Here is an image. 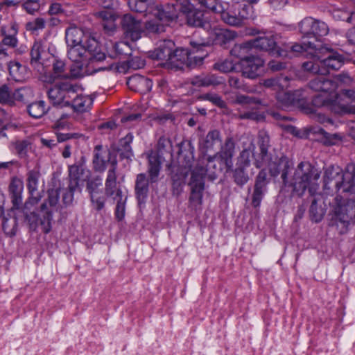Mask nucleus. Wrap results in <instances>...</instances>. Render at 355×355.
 Listing matches in <instances>:
<instances>
[{"mask_svg":"<svg viewBox=\"0 0 355 355\" xmlns=\"http://www.w3.org/2000/svg\"><path fill=\"white\" fill-rule=\"evenodd\" d=\"M279 164H284L282 171V179L285 185L293 187V191L297 196H302L306 189L311 195H314L318 189V180L320 177L319 171L309 162H301L295 169L291 181L288 182V169L289 168L287 162H282Z\"/></svg>","mask_w":355,"mask_h":355,"instance_id":"f257e3e1","label":"nucleus"},{"mask_svg":"<svg viewBox=\"0 0 355 355\" xmlns=\"http://www.w3.org/2000/svg\"><path fill=\"white\" fill-rule=\"evenodd\" d=\"M323 188L328 193L341 190L343 193L355 195V164H348L345 171L334 165L325 168Z\"/></svg>","mask_w":355,"mask_h":355,"instance_id":"f03ea898","label":"nucleus"},{"mask_svg":"<svg viewBox=\"0 0 355 355\" xmlns=\"http://www.w3.org/2000/svg\"><path fill=\"white\" fill-rule=\"evenodd\" d=\"M352 216V205L340 196H336L330 203L329 225L336 227L341 234L348 230Z\"/></svg>","mask_w":355,"mask_h":355,"instance_id":"7ed1b4c3","label":"nucleus"},{"mask_svg":"<svg viewBox=\"0 0 355 355\" xmlns=\"http://www.w3.org/2000/svg\"><path fill=\"white\" fill-rule=\"evenodd\" d=\"M311 89L323 94L315 96L312 101L315 107H322L332 104L338 98L336 89L338 85L336 80L324 75L316 76L309 83Z\"/></svg>","mask_w":355,"mask_h":355,"instance_id":"20e7f679","label":"nucleus"},{"mask_svg":"<svg viewBox=\"0 0 355 355\" xmlns=\"http://www.w3.org/2000/svg\"><path fill=\"white\" fill-rule=\"evenodd\" d=\"M116 163L113 162L107 171L105 180V194L116 201L115 217L120 221L125 216L127 192L116 187Z\"/></svg>","mask_w":355,"mask_h":355,"instance_id":"39448f33","label":"nucleus"},{"mask_svg":"<svg viewBox=\"0 0 355 355\" xmlns=\"http://www.w3.org/2000/svg\"><path fill=\"white\" fill-rule=\"evenodd\" d=\"M81 86L71 80L56 83L48 91V97L53 105H70L71 100L76 96Z\"/></svg>","mask_w":355,"mask_h":355,"instance_id":"423d86ee","label":"nucleus"},{"mask_svg":"<svg viewBox=\"0 0 355 355\" xmlns=\"http://www.w3.org/2000/svg\"><path fill=\"white\" fill-rule=\"evenodd\" d=\"M221 20L227 25L232 26H242L248 19L254 17L253 7L248 4L243 6L231 5L225 8L223 5V10L219 11Z\"/></svg>","mask_w":355,"mask_h":355,"instance_id":"0eeeda50","label":"nucleus"},{"mask_svg":"<svg viewBox=\"0 0 355 355\" xmlns=\"http://www.w3.org/2000/svg\"><path fill=\"white\" fill-rule=\"evenodd\" d=\"M209 169H205L202 166L194 168L191 172L189 186L191 187V195L189 202L195 209L200 207L202 202V193L205 189L204 178Z\"/></svg>","mask_w":355,"mask_h":355,"instance_id":"6e6552de","label":"nucleus"},{"mask_svg":"<svg viewBox=\"0 0 355 355\" xmlns=\"http://www.w3.org/2000/svg\"><path fill=\"white\" fill-rule=\"evenodd\" d=\"M258 144L260 149V153L257 158H255L254 165L257 168L268 166L270 168V172L273 175H276L280 173L279 171H272V164L275 162L272 160L271 155L268 153V148L270 147V137L268 133L265 130H260L258 135Z\"/></svg>","mask_w":355,"mask_h":355,"instance_id":"1a4fd4ad","label":"nucleus"},{"mask_svg":"<svg viewBox=\"0 0 355 355\" xmlns=\"http://www.w3.org/2000/svg\"><path fill=\"white\" fill-rule=\"evenodd\" d=\"M121 25L127 38L132 41H137L141 38L143 29L140 20L136 19L130 14H125L121 18Z\"/></svg>","mask_w":355,"mask_h":355,"instance_id":"9d476101","label":"nucleus"},{"mask_svg":"<svg viewBox=\"0 0 355 355\" xmlns=\"http://www.w3.org/2000/svg\"><path fill=\"white\" fill-rule=\"evenodd\" d=\"M240 65L243 76L254 79L260 75L264 61L258 56L244 57L241 59Z\"/></svg>","mask_w":355,"mask_h":355,"instance_id":"9b49d317","label":"nucleus"},{"mask_svg":"<svg viewBox=\"0 0 355 355\" xmlns=\"http://www.w3.org/2000/svg\"><path fill=\"white\" fill-rule=\"evenodd\" d=\"M270 182V178L264 169L261 170L255 178L253 193L252 196V205L259 207L267 192V186Z\"/></svg>","mask_w":355,"mask_h":355,"instance_id":"f8f14e48","label":"nucleus"},{"mask_svg":"<svg viewBox=\"0 0 355 355\" xmlns=\"http://www.w3.org/2000/svg\"><path fill=\"white\" fill-rule=\"evenodd\" d=\"M40 178V173L38 170H31L27 173L26 185L30 197L25 202V207H27L28 205H36L41 200L42 196L37 195Z\"/></svg>","mask_w":355,"mask_h":355,"instance_id":"ddd939ff","label":"nucleus"},{"mask_svg":"<svg viewBox=\"0 0 355 355\" xmlns=\"http://www.w3.org/2000/svg\"><path fill=\"white\" fill-rule=\"evenodd\" d=\"M220 146V149L215 154V157L220 159L227 170H230L233 166L232 158L235 152V142L232 137H227Z\"/></svg>","mask_w":355,"mask_h":355,"instance_id":"4468645a","label":"nucleus"},{"mask_svg":"<svg viewBox=\"0 0 355 355\" xmlns=\"http://www.w3.org/2000/svg\"><path fill=\"white\" fill-rule=\"evenodd\" d=\"M24 182L21 179L13 177L8 186V193L12 205V209H19L22 205Z\"/></svg>","mask_w":355,"mask_h":355,"instance_id":"2eb2a0df","label":"nucleus"},{"mask_svg":"<svg viewBox=\"0 0 355 355\" xmlns=\"http://www.w3.org/2000/svg\"><path fill=\"white\" fill-rule=\"evenodd\" d=\"M174 48L175 43L172 40H164L160 42L157 48L150 52V57L153 60L164 61L170 64Z\"/></svg>","mask_w":355,"mask_h":355,"instance_id":"dca6fc26","label":"nucleus"},{"mask_svg":"<svg viewBox=\"0 0 355 355\" xmlns=\"http://www.w3.org/2000/svg\"><path fill=\"white\" fill-rule=\"evenodd\" d=\"M315 46L311 42L300 44H295L293 45L286 44L284 48L279 49L277 51V57H283L291 58L299 53L313 51L315 49Z\"/></svg>","mask_w":355,"mask_h":355,"instance_id":"f3484780","label":"nucleus"},{"mask_svg":"<svg viewBox=\"0 0 355 355\" xmlns=\"http://www.w3.org/2000/svg\"><path fill=\"white\" fill-rule=\"evenodd\" d=\"M18 26L14 21H11L8 25H3L0 29L1 35L3 37L1 40L3 44L7 48H15L17 45V35Z\"/></svg>","mask_w":355,"mask_h":355,"instance_id":"a211bd4d","label":"nucleus"},{"mask_svg":"<svg viewBox=\"0 0 355 355\" xmlns=\"http://www.w3.org/2000/svg\"><path fill=\"white\" fill-rule=\"evenodd\" d=\"M178 159L184 168H191L194 161V146L189 140L182 141L178 146Z\"/></svg>","mask_w":355,"mask_h":355,"instance_id":"6ab92c4d","label":"nucleus"},{"mask_svg":"<svg viewBox=\"0 0 355 355\" xmlns=\"http://www.w3.org/2000/svg\"><path fill=\"white\" fill-rule=\"evenodd\" d=\"M178 159L184 168H191L194 161V146L189 140L182 141L178 146Z\"/></svg>","mask_w":355,"mask_h":355,"instance_id":"aec40b11","label":"nucleus"},{"mask_svg":"<svg viewBox=\"0 0 355 355\" xmlns=\"http://www.w3.org/2000/svg\"><path fill=\"white\" fill-rule=\"evenodd\" d=\"M252 49L269 51L273 55L277 56L276 51L279 48H276V37L273 35L259 37L249 41Z\"/></svg>","mask_w":355,"mask_h":355,"instance_id":"412c9836","label":"nucleus"},{"mask_svg":"<svg viewBox=\"0 0 355 355\" xmlns=\"http://www.w3.org/2000/svg\"><path fill=\"white\" fill-rule=\"evenodd\" d=\"M110 152L107 147L97 145L94 150L93 164L95 171L103 172L106 168V164L110 162Z\"/></svg>","mask_w":355,"mask_h":355,"instance_id":"4be33fe9","label":"nucleus"},{"mask_svg":"<svg viewBox=\"0 0 355 355\" xmlns=\"http://www.w3.org/2000/svg\"><path fill=\"white\" fill-rule=\"evenodd\" d=\"M127 85L130 89L141 94L149 92L153 87L150 79L138 74L129 78Z\"/></svg>","mask_w":355,"mask_h":355,"instance_id":"5701e85b","label":"nucleus"},{"mask_svg":"<svg viewBox=\"0 0 355 355\" xmlns=\"http://www.w3.org/2000/svg\"><path fill=\"white\" fill-rule=\"evenodd\" d=\"M224 78L215 74H201L191 78L190 83L192 85L198 87H216L224 83Z\"/></svg>","mask_w":355,"mask_h":355,"instance_id":"b1692460","label":"nucleus"},{"mask_svg":"<svg viewBox=\"0 0 355 355\" xmlns=\"http://www.w3.org/2000/svg\"><path fill=\"white\" fill-rule=\"evenodd\" d=\"M320 50V49H315L314 51L309 52V54L313 58V60L307 61L302 64V68L305 71L320 75H325L327 73V70L322 68L320 63V60H321L319 55Z\"/></svg>","mask_w":355,"mask_h":355,"instance_id":"393cba45","label":"nucleus"},{"mask_svg":"<svg viewBox=\"0 0 355 355\" xmlns=\"http://www.w3.org/2000/svg\"><path fill=\"white\" fill-rule=\"evenodd\" d=\"M300 93L299 91L286 92L283 89L276 94L279 106L283 109L297 104L300 102Z\"/></svg>","mask_w":355,"mask_h":355,"instance_id":"a878e982","label":"nucleus"},{"mask_svg":"<svg viewBox=\"0 0 355 355\" xmlns=\"http://www.w3.org/2000/svg\"><path fill=\"white\" fill-rule=\"evenodd\" d=\"M221 135L218 130H210L202 141L200 146L205 153L209 151H215L218 146L221 145Z\"/></svg>","mask_w":355,"mask_h":355,"instance_id":"bb28decb","label":"nucleus"},{"mask_svg":"<svg viewBox=\"0 0 355 355\" xmlns=\"http://www.w3.org/2000/svg\"><path fill=\"white\" fill-rule=\"evenodd\" d=\"M322 68L327 70H338L344 63V58L337 52H329V55L320 60Z\"/></svg>","mask_w":355,"mask_h":355,"instance_id":"cd10ccee","label":"nucleus"},{"mask_svg":"<svg viewBox=\"0 0 355 355\" xmlns=\"http://www.w3.org/2000/svg\"><path fill=\"white\" fill-rule=\"evenodd\" d=\"M192 49L189 51L190 53L189 61L187 62V66L189 67H194L202 63L204 58L207 56V53L203 52L205 45L202 44H197L195 42H191Z\"/></svg>","mask_w":355,"mask_h":355,"instance_id":"c85d7f7f","label":"nucleus"},{"mask_svg":"<svg viewBox=\"0 0 355 355\" xmlns=\"http://www.w3.org/2000/svg\"><path fill=\"white\" fill-rule=\"evenodd\" d=\"M46 82L53 83L56 79L69 80V73L67 72L66 64L63 60L55 59L52 65V73L47 76Z\"/></svg>","mask_w":355,"mask_h":355,"instance_id":"c756f323","label":"nucleus"},{"mask_svg":"<svg viewBox=\"0 0 355 355\" xmlns=\"http://www.w3.org/2000/svg\"><path fill=\"white\" fill-rule=\"evenodd\" d=\"M135 193L139 203L144 202L148 193V180L146 174H138L135 181Z\"/></svg>","mask_w":355,"mask_h":355,"instance_id":"7c9ffc66","label":"nucleus"},{"mask_svg":"<svg viewBox=\"0 0 355 355\" xmlns=\"http://www.w3.org/2000/svg\"><path fill=\"white\" fill-rule=\"evenodd\" d=\"M93 101V98L89 96L78 95L76 94L71 100L70 105L75 112L82 113L88 111L91 108Z\"/></svg>","mask_w":355,"mask_h":355,"instance_id":"2f4dec72","label":"nucleus"},{"mask_svg":"<svg viewBox=\"0 0 355 355\" xmlns=\"http://www.w3.org/2000/svg\"><path fill=\"white\" fill-rule=\"evenodd\" d=\"M191 55L192 53H190L187 49H175V47L171 55L170 64L176 68L182 69L184 65L187 66Z\"/></svg>","mask_w":355,"mask_h":355,"instance_id":"473e14b6","label":"nucleus"},{"mask_svg":"<svg viewBox=\"0 0 355 355\" xmlns=\"http://www.w3.org/2000/svg\"><path fill=\"white\" fill-rule=\"evenodd\" d=\"M84 36V31L76 26H70L65 31L67 46L83 44Z\"/></svg>","mask_w":355,"mask_h":355,"instance_id":"72a5a7b5","label":"nucleus"},{"mask_svg":"<svg viewBox=\"0 0 355 355\" xmlns=\"http://www.w3.org/2000/svg\"><path fill=\"white\" fill-rule=\"evenodd\" d=\"M148 172L150 176V181L155 182L157 180L160 169H161V159L160 155L158 153L152 152L149 154L148 157Z\"/></svg>","mask_w":355,"mask_h":355,"instance_id":"f704fd0d","label":"nucleus"},{"mask_svg":"<svg viewBox=\"0 0 355 355\" xmlns=\"http://www.w3.org/2000/svg\"><path fill=\"white\" fill-rule=\"evenodd\" d=\"M8 71L12 79L17 82L23 81L27 75L26 67L16 61L10 62Z\"/></svg>","mask_w":355,"mask_h":355,"instance_id":"c9c22d12","label":"nucleus"},{"mask_svg":"<svg viewBox=\"0 0 355 355\" xmlns=\"http://www.w3.org/2000/svg\"><path fill=\"white\" fill-rule=\"evenodd\" d=\"M67 55L72 62L87 60V51L83 44L68 46Z\"/></svg>","mask_w":355,"mask_h":355,"instance_id":"e433bc0d","label":"nucleus"},{"mask_svg":"<svg viewBox=\"0 0 355 355\" xmlns=\"http://www.w3.org/2000/svg\"><path fill=\"white\" fill-rule=\"evenodd\" d=\"M352 90H345L343 92V103L340 104V112L343 114H355V96Z\"/></svg>","mask_w":355,"mask_h":355,"instance_id":"4c0bfd02","label":"nucleus"},{"mask_svg":"<svg viewBox=\"0 0 355 355\" xmlns=\"http://www.w3.org/2000/svg\"><path fill=\"white\" fill-rule=\"evenodd\" d=\"M14 106L17 104H25L33 96V91L29 87H21L14 89Z\"/></svg>","mask_w":355,"mask_h":355,"instance_id":"58836bf2","label":"nucleus"},{"mask_svg":"<svg viewBox=\"0 0 355 355\" xmlns=\"http://www.w3.org/2000/svg\"><path fill=\"white\" fill-rule=\"evenodd\" d=\"M128 5L132 11L146 15V12L150 11L153 3L150 0H129Z\"/></svg>","mask_w":355,"mask_h":355,"instance_id":"ea45409f","label":"nucleus"},{"mask_svg":"<svg viewBox=\"0 0 355 355\" xmlns=\"http://www.w3.org/2000/svg\"><path fill=\"white\" fill-rule=\"evenodd\" d=\"M194 2L205 11L218 13L223 10V2L221 0H193Z\"/></svg>","mask_w":355,"mask_h":355,"instance_id":"a19ab883","label":"nucleus"},{"mask_svg":"<svg viewBox=\"0 0 355 355\" xmlns=\"http://www.w3.org/2000/svg\"><path fill=\"white\" fill-rule=\"evenodd\" d=\"M87 74V60L73 62L69 72V79L82 78Z\"/></svg>","mask_w":355,"mask_h":355,"instance_id":"79ce46f5","label":"nucleus"},{"mask_svg":"<svg viewBox=\"0 0 355 355\" xmlns=\"http://www.w3.org/2000/svg\"><path fill=\"white\" fill-rule=\"evenodd\" d=\"M187 22L188 25L191 26L204 27L209 26L208 24L204 22L202 12L196 9L189 10L186 15Z\"/></svg>","mask_w":355,"mask_h":355,"instance_id":"37998d69","label":"nucleus"},{"mask_svg":"<svg viewBox=\"0 0 355 355\" xmlns=\"http://www.w3.org/2000/svg\"><path fill=\"white\" fill-rule=\"evenodd\" d=\"M288 82V77H275L264 80L262 85L267 88L276 91L277 93L287 86Z\"/></svg>","mask_w":355,"mask_h":355,"instance_id":"c03bdc74","label":"nucleus"},{"mask_svg":"<svg viewBox=\"0 0 355 355\" xmlns=\"http://www.w3.org/2000/svg\"><path fill=\"white\" fill-rule=\"evenodd\" d=\"M14 89L8 84L0 85V103L14 106Z\"/></svg>","mask_w":355,"mask_h":355,"instance_id":"a18cd8bd","label":"nucleus"},{"mask_svg":"<svg viewBox=\"0 0 355 355\" xmlns=\"http://www.w3.org/2000/svg\"><path fill=\"white\" fill-rule=\"evenodd\" d=\"M254 146L251 143L250 146L243 149L237 158L236 166L248 168L250 165L251 158L254 155Z\"/></svg>","mask_w":355,"mask_h":355,"instance_id":"49530a36","label":"nucleus"},{"mask_svg":"<svg viewBox=\"0 0 355 355\" xmlns=\"http://www.w3.org/2000/svg\"><path fill=\"white\" fill-rule=\"evenodd\" d=\"M27 111L28 114L33 118H40L46 112L45 102L43 101L34 102L27 107Z\"/></svg>","mask_w":355,"mask_h":355,"instance_id":"de8ad7c7","label":"nucleus"},{"mask_svg":"<svg viewBox=\"0 0 355 355\" xmlns=\"http://www.w3.org/2000/svg\"><path fill=\"white\" fill-rule=\"evenodd\" d=\"M246 168L236 166L233 171L234 182L239 187H243L250 180L248 173L245 171Z\"/></svg>","mask_w":355,"mask_h":355,"instance_id":"09e8293b","label":"nucleus"},{"mask_svg":"<svg viewBox=\"0 0 355 355\" xmlns=\"http://www.w3.org/2000/svg\"><path fill=\"white\" fill-rule=\"evenodd\" d=\"M3 231L7 236L12 237L16 235L17 220L15 218H3L2 221Z\"/></svg>","mask_w":355,"mask_h":355,"instance_id":"8fccbe9b","label":"nucleus"},{"mask_svg":"<svg viewBox=\"0 0 355 355\" xmlns=\"http://www.w3.org/2000/svg\"><path fill=\"white\" fill-rule=\"evenodd\" d=\"M309 211L311 220L315 223L321 221L325 214V210L321 206L318 205V199L316 198L312 200Z\"/></svg>","mask_w":355,"mask_h":355,"instance_id":"3c124183","label":"nucleus"},{"mask_svg":"<svg viewBox=\"0 0 355 355\" xmlns=\"http://www.w3.org/2000/svg\"><path fill=\"white\" fill-rule=\"evenodd\" d=\"M44 53L42 44L40 42H35L31 51V64L37 65L42 58V54Z\"/></svg>","mask_w":355,"mask_h":355,"instance_id":"603ef678","label":"nucleus"},{"mask_svg":"<svg viewBox=\"0 0 355 355\" xmlns=\"http://www.w3.org/2000/svg\"><path fill=\"white\" fill-rule=\"evenodd\" d=\"M252 49L250 42H244L239 44H235L231 50V54L235 57L243 58L249 51Z\"/></svg>","mask_w":355,"mask_h":355,"instance_id":"864d4df0","label":"nucleus"},{"mask_svg":"<svg viewBox=\"0 0 355 355\" xmlns=\"http://www.w3.org/2000/svg\"><path fill=\"white\" fill-rule=\"evenodd\" d=\"M216 157H215V154L212 157L209 156L207 159L206 167L204 166L203 162H199L195 168H196L198 166H200V167L202 166L205 169H209V171H207V172L206 173L205 175H208L210 178L214 179L216 178V164L214 163V159Z\"/></svg>","mask_w":355,"mask_h":355,"instance_id":"5fc2aeb1","label":"nucleus"},{"mask_svg":"<svg viewBox=\"0 0 355 355\" xmlns=\"http://www.w3.org/2000/svg\"><path fill=\"white\" fill-rule=\"evenodd\" d=\"M328 33L329 27L327 24L323 21L314 19L311 35L322 37L327 35Z\"/></svg>","mask_w":355,"mask_h":355,"instance_id":"6e6d98bb","label":"nucleus"},{"mask_svg":"<svg viewBox=\"0 0 355 355\" xmlns=\"http://www.w3.org/2000/svg\"><path fill=\"white\" fill-rule=\"evenodd\" d=\"M214 69L222 73H229L234 70L235 65L232 60L225 59L223 61H219L214 64Z\"/></svg>","mask_w":355,"mask_h":355,"instance_id":"4d7b16f0","label":"nucleus"},{"mask_svg":"<svg viewBox=\"0 0 355 355\" xmlns=\"http://www.w3.org/2000/svg\"><path fill=\"white\" fill-rule=\"evenodd\" d=\"M172 144L169 139L164 137H160L157 142L158 155H164V153L171 154L172 152Z\"/></svg>","mask_w":355,"mask_h":355,"instance_id":"13d9d810","label":"nucleus"},{"mask_svg":"<svg viewBox=\"0 0 355 355\" xmlns=\"http://www.w3.org/2000/svg\"><path fill=\"white\" fill-rule=\"evenodd\" d=\"M314 23V19L312 17H306L299 24V29L304 35L309 36L312 35V29Z\"/></svg>","mask_w":355,"mask_h":355,"instance_id":"bf43d9fd","label":"nucleus"},{"mask_svg":"<svg viewBox=\"0 0 355 355\" xmlns=\"http://www.w3.org/2000/svg\"><path fill=\"white\" fill-rule=\"evenodd\" d=\"M234 104H239L244 107L248 108L249 107L258 104V101L254 98L245 96V95H236L234 102Z\"/></svg>","mask_w":355,"mask_h":355,"instance_id":"052dcab7","label":"nucleus"},{"mask_svg":"<svg viewBox=\"0 0 355 355\" xmlns=\"http://www.w3.org/2000/svg\"><path fill=\"white\" fill-rule=\"evenodd\" d=\"M79 184L76 182H69L67 189L62 195V200L65 205H70L73 200V193L78 188Z\"/></svg>","mask_w":355,"mask_h":355,"instance_id":"680f3d73","label":"nucleus"},{"mask_svg":"<svg viewBox=\"0 0 355 355\" xmlns=\"http://www.w3.org/2000/svg\"><path fill=\"white\" fill-rule=\"evenodd\" d=\"M101 185V179L95 178L89 180L87 183L86 189L89 192V196L101 193L100 189Z\"/></svg>","mask_w":355,"mask_h":355,"instance_id":"e2e57ef3","label":"nucleus"},{"mask_svg":"<svg viewBox=\"0 0 355 355\" xmlns=\"http://www.w3.org/2000/svg\"><path fill=\"white\" fill-rule=\"evenodd\" d=\"M83 44L86 49L87 58L99 49L98 42L93 37H87L85 41L83 42Z\"/></svg>","mask_w":355,"mask_h":355,"instance_id":"0e129e2a","label":"nucleus"},{"mask_svg":"<svg viewBox=\"0 0 355 355\" xmlns=\"http://www.w3.org/2000/svg\"><path fill=\"white\" fill-rule=\"evenodd\" d=\"M46 24L45 20L42 17H37L33 21H29L26 24L27 31H36L44 28Z\"/></svg>","mask_w":355,"mask_h":355,"instance_id":"69168bd1","label":"nucleus"},{"mask_svg":"<svg viewBox=\"0 0 355 355\" xmlns=\"http://www.w3.org/2000/svg\"><path fill=\"white\" fill-rule=\"evenodd\" d=\"M90 200L92 207L97 211H100L103 209L105 206V199L103 196L102 193L98 194H93L90 196Z\"/></svg>","mask_w":355,"mask_h":355,"instance_id":"338daca9","label":"nucleus"},{"mask_svg":"<svg viewBox=\"0 0 355 355\" xmlns=\"http://www.w3.org/2000/svg\"><path fill=\"white\" fill-rule=\"evenodd\" d=\"M158 16L161 21H170L178 17L176 9L173 8L171 10H166L164 9L158 11Z\"/></svg>","mask_w":355,"mask_h":355,"instance_id":"774afa93","label":"nucleus"}]
</instances>
